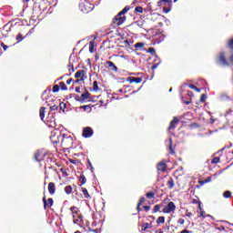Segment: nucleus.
<instances>
[{"mask_svg":"<svg viewBox=\"0 0 233 233\" xmlns=\"http://www.w3.org/2000/svg\"><path fill=\"white\" fill-rule=\"evenodd\" d=\"M130 10V5H126L122 11H120L114 18L111 24V26L113 28H116V26H121L125 21H127V16L125 14Z\"/></svg>","mask_w":233,"mask_h":233,"instance_id":"f257e3e1","label":"nucleus"},{"mask_svg":"<svg viewBox=\"0 0 233 233\" xmlns=\"http://www.w3.org/2000/svg\"><path fill=\"white\" fill-rule=\"evenodd\" d=\"M61 147L64 150H70L74 147V137L68 134H62Z\"/></svg>","mask_w":233,"mask_h":233,"instance_id":"f03ea898","label":"nucleus"},{"mask_svg":"<svg viewBox=\"0 0 233 233\" xmlns=\"http://www.w3.org/2000/svg\"><path fill=\"white\" fill-rule=\"evenodd\" d=\"M78 7L79 10L83 12V14H88L89 12H92V10H94V5L86 0H81Z\"/></svg>","mask_w":233,"mask_h":233,"instance_id":"7ed1b4c3","label":"nucleus"},{"mask_svg":"<svg viewBox=\"0 0 233 233\" xmlns=\"http://www.w3.org/2000/svg\"><path fill=\"white\" fill-rule=\"evenodd\" d=\"M163 214H171V212H176V204L170 201L162 209Z\"/></svg>","mask_w":233,"mask_h":233,"instance_id":"20e7f679","label":"nucleus"},{"mask_svg":"<svg viewBox=\"0 0 233 233\" xmlns=\"http://www.w3.org/2000/svg\"><path fill=\"white\" fill-rule=\"evenodd\" d=\"M61 136H63L61 133H51L50 141L53 143V145H59V141H61Z\"/></svg>","mask_w":233,"mask_h":233,"instance_id":"39448f33","label":"nucleus"},{"mask_svg":"<svg viewBox=\"0 0 233 233\" xmlns=\"http://www.w3.org/2000/svg\"><path fill=\"white\" fill-rule=\"evenodd\" d=\"M86 99H89V101H92V96H90V92H88V90H86V92L83 93L80 97L76 98V100L78 101L79 103H85Z\"/></svg>","mask_w":233,"mask_h":233,"instance_id":"423d86ee","label":"nucleus"},{"mask_svg":"<svg viewBox=\"0 0 233 233\" xmlns=\"http://www.w3.org/2000/svg\"><path fill=\"white\" fill-rule=\"evenodd\" d=\"M71 214H72V218L73 219H76V218H81V216H83L81 214V210H79V208L73 206L69 208Z\"/></svg>","mask_w":233,"mask_h":233,"instance_id":"0eeeda50","label":"nucleus"},{"mask_svg":"<svg viewBox=\"0 0 233 233\" xmlns=\"http://www.w3.org/2000/svg\"><path fill=\"white\" fill-rule=\"evenodd\" d=\"M218 61L222 65V66H228V61H227V56H225V52H221L218 56Z\"/></svg>","mask_w":233,"mask_h":233,"instance_id":"6e6552de","label":"nucleus"},{"mask_svg":"<svg viewBox=\"0 0 233 233\" xmlns=\"http://www.w3.org/2000/svg\"><path fill=\"white\" fill-rule=\"evenodd\" d=\"M44 203V209L46 210V208H52L54 207V198H50L46 201V197H44L42 199Z\"/></svg>","mask_w":233,"mask_h":233,"instance_id":"1a4fd4ad","label":"nucleus"},{"mask_svg":"<svg viewBox=\"0 0 233 233\" xmlns=\"http://www.w3.org/2000/svg\"><path fill=\"white\" fill-rule=\"evenodd\" d=\"M82 136L86 138L92 137L94 136V129L90 127H85L82 131Z\"/></svg>","mask_w":233,"mask_h":233,"instance_id":"9d476101","label":"nucleus"},{"mask_svg":"<svg viewBox=\"0 0 233 233\" xmlns=\"http://www.w3.org/2000/svg\"><path fill=\"white\" fill-rule=\"evenodd\" d=\"M45 153L43 151H36L35 153L34 158L35 159V161H37L38 163H41V161L45 160Z\"/></svg>","mask_w":233,"mask_h":233,"instance_id":"9b49d317","label":"nucleus"},{"mask_svg":"<svg viewBox=\"0 0 233 233\" xmlns=\"http://www.w3.org/2000/svg\"><path fill=\"white\" fill-rule=\"evenodd\" d=\"M73 223H74V225H78V227H80V228H83V227L85 225V222L83 221V215L73 218Z\"/></svg>","mask_w":233,"mask_h":233,"instance_id":"f8f14e48","label":"nucleus"},{"mask_svg":"<svg viewBox=\"0 0 233 233\" xmlns=\"http://www.w3.org/2000/svg\"><path fill=\"white\" fill-rule=\"evenodd\" d=\"M126 81H127V83H137V85H139V83L143 81V77L128 76Z\"/></svg>","mask_w":233,"mask_h":233,"instance_id":"ddd939ff","label":"nucleus"},{"mask_svg":"<svg viewBox=\"0 0 233 233\" xmlns=\"http://www.w3.org/2000/svg\"><path fill=\"white\" fill-rule=\"evenodd\" d=\"M166 185L169 190H172L174 187H176V182L174 181V178L172 177H169L167 180Z\"/></svg>","mask_w":233,"mask_h":233,"instance_id":"4468645a","label":"nucleus"},{"mask_svg":"<svg viewBox=\"0 0 233 233\" xmlns=\"http://www.w3.org/2000/svg\"><path fill=\"white\" fill-rule=\"evenodd\" d=\"M157 170L160 172H167V162L166 161H161L157 165Z\"/></svg>","mask_w":233,"mask_h":233,"instance_id":"2eb2a0df","label":"nucleus"},{"mask_svg":"<svg viewBox=\"0 0 233 233\" xmlns=\"http://www.w3.org/2000/svg\"><path fill=\"white\" fill-rule=\"evenodd\" d=\"M177 123H179V119L177 117L174 116L173 120L170 122V125L167 128V130H174L176 127H177Z\"/></svg>","mask_w":233,"mask_h":233,"instance_id":"dca6fc26","label":"nucleus"},{"mask_svg":"<svg viewBox=\"0 0 233 233\" xmlns=\"http://www.w3.org/2000/svg\"><path fill=\"white\" fill-rule=\"evenodd\" d=\"M48 192L51 196H54L56 194V183L50 182L48 184Z\"/></svg>","mask_w":233,"mask_h":233,"instance_id":"f3484780","label":"nucleus"},{"mask_svg":"<svg viewBox=\"0 0 233 233\" xmlns=\"http://www.w3.org/2000/svg\"><path fill=\"white\" fill-rule=\"evenodd\" d=\"M147 198H145V197H140L137 205V212H141L142 208H141V205H143L144 203H146Z\"/></svg>","mask_w":233,"mask_h":233,"instance_id":"a211bd4d","label":"nucleus"},{"mask_svg":"<svg viewBox=\"0 0 233 233\" xmlns=\"http://www.w3.org/2000/svg\"><path fill=\"white\" fill-rule=\"evenodd\" d=\"M83 77H85V70L80 69L75 74V79H80V81H83Z\"/></svg>","mask_w":233,"mask_h":233,"instance_id":"6ab92c4d","label":"nucleus"},{"mask_svg":"<svg viewBox=\"0 0 233 233\" xmlns=\"http://www.w3.org/2000/svg\"><path fill=\"white\" fill-rule=\"evenodd\" d=\"M228 46V48H230L231 50V56L229 57V61L233 65V37L229 39Z\"/></svg>","mask_w":233,"mask_h":233,"instance_id":"aec40b11","label":"nucleus"},{"mask_svg":"<svg viewBox=\"0 0 233 233\" xmlns=\"http://www.w3.org/2000/svg\"><path fill=\"white\" fill-rule=\"evenodd\" d=\"M106 65L108 66L107 68H110L112 72H117V67L114 62L106 61Z\"/></svg>","mask_w":233,"mask_h":233,"instance_id":"412c9836","label":"nucleus"},{"mask_svg":"<svg viewBox=\"0 0 233 233\" xmlns=\"http://www.w3.org/2000/svg\"><path fill=\"white\" fill-rule=\"evenodd\" d=\"M81 192L84 195V198L86 199H92V197L90 196V194L88 193V189H86V187H81Z\"/></svg>","mask_w":233,"mask_h":233,"instance_id":"4be33fe9","label":"nucleus"},{"mask_svg":"<svg viewBox=\"0 0 233 233\" xmlns=\"http://www.w3.org/2000/svg\"><path fill=\"white\" fill-rule=\"evenodd\" d=\"M46 110V107H45V106L40 107L39 116H40L41 121L45 120Z\"/></svg>","mask_w":233,"mask_h":233,"instance_id":"5701e85b","label":"nucleus"},{"mask_svg":"<svg viewBox=\"0 0 233 233\" xmlns=\"http://www.w3.org/2000/svg\"><path fill=\"white\" fill-rule=\"evenodd\" d=\"M173 145H174V143L172 142V138H169L168 149H169V154H171V155L176 154V151H174Z\"/></svg>","mask_w":233,"mask_h":233,"instance_id":"b1692460","label":"nucleus"},{"mask_svg":"<svg viewBox=\"0 0 233 233\" xmlns=\"http://www.w3.org/2000/svg\"><path fill=\"white\" fill-rule=\"evenodd\" d=\"M64 190H65L66 194H67V196H70V194H72V192H74V187H72V186L69 185V186H66Z\"/></svg>","mask_w":233,"mask_h":233,"instance_id":"393cba45","label":"nucleus"},{"mask_svg":"<svg viewBox=\"0 0 233 233\" xmlns=\"http://www.w3.org/2000/svg\"><path fill=\"white\" fill-rule=\"evenodd\" d=\"M163 3H166L167 5H168V6L172 5V0H159L157 2V6H161Z\"/></svg>","mask_w":233,"mask_h":233,"instance_id":"a878e982","label":"nucleus"},{"mask_svg":"<svg viewBox=\"0 0 233 233\" xmlns=\"http://www.w3.org/2000/svg\"><path fill=\"white\" fill-rule=\"evenodd\" d=\"M148 228H152V223H145L142 226V232H147Z\"/></svg>","mask_w":233,"mask_h":233,"instance_id":"bb28decb","label":"nucleus"},{"mask_svg":"<svg viewBox=\"0 0 233 233\" xmlns=\"http://www.w3.org/2000/svg\"><path fill=\"white\" fill-rule=\"evenodd\" d=\"M157 225H165V217H158L157 219Z\"/></svg>","mask_w":233,"mask_h":233,"instance_id":"cd10ccee","label":"nucleus"},{"mask_svg":"<svg viewBox=\"0 0 233 233\" xmlns=\"http://www.w3.org/2000/svg\"><path fill=\"white\" fill-rule=\"evenodd\" d=\"M159 210H161V204H157L153 208L152 214H156L159 212Z\"/></svg>","mask_w":233,"mask_h":233,"instance_id":"c85d7f7f","label":"nucleus"},{"mask_svg":"<svg viewBox=\"0 0 233 233\" xmlns=\"http://www.w3.org/2000/svg\"><path fill=\"white\" fill-rule=\"evenodd\" d=\"M80 110H85V112H86V110H89L90 112L92 110V105L81 106Z\"/></svg>","mask_w":233,"mask_h":233,"instance_id":"c756f323","label":"nucleus"},{"mask_svg":"<svg viewBox=\"0 0 233 233\" xmlns=\"http://www.w3.org/2000/svg\"><path fill=\"white\" fill-rule=\"evenodd\" d=\"M155 196H156V193H154V191L146 193V198H147V199H154Z\"/></svg>","mask_w":233,"mask_h":233,"instance_id":"7c9ffc66","label":"nucleus"},{"mask_svg":"<svg viewBox=\"0 0 233 233\" xmlns=\"http://www.w3.org/2000/svg\"><path fill=\"white\" fill-rule=\"evenodd\" d=\"M58 86L59 88H61V90H68V87L66 86V84H65V82H59Z\"/></svg>","mask_w":233,"mask_h":233,"instance_id":"2f4dec72","label":"nucleus"},{"mask_svg":"<svg viewBox=\"0 0 233 233\" xmlns=\"http://www.w3.org/2000/svg\"><path fill=\"white\" fill-rule=\"evenodd\" d=\"M223 198H225L226 199H228L229 198H232V192L230 191H225L223 193Z\"/></svg>","mask_w":233,"mask_h":233,"instance_id":"473e14b6","label":"nucleus"},{"mask_svg":"<svg viewBox=\"0 0 233 233\" xmlns=\"http://www.w3.org/2000/svg\"><path fill=\"white\" fill-rule=\"evenodd\" d=\"M144 46H145V44L141 42L135 44V48H137V50H141V48H143Z\"/></svg>","mask_w":233,"mask_h":233,"instance_id":"72a5a7b5","label":"nucleus"},{"mask_svg":"<svg viewBox=\"0 0 233 233\" xmlns=\"http://www.w3.org/2000/svg\"><path fill=\"white\" fill-rule=\"evenodd\" d=\"M65 108H66V104H65L64 102H60L58 105V110H62L63 112H65Z\"/></svg>","mask_w":233,"mask_h":233,"instance_id":"f704fd0d","label":"nucleus"},{"mask_svg":"<svg viewBox=\"0 0 233 233\" xmlns=\"http://www.w3.org/2000/svg\"><path fill=\"white\" fill-rule=\"evenodd\" d=\"M80 180H81L80 187H83V185L86 183V177H85V175H80Z\"/></svg>","mask_w":233,"mask_h":233,"instance_id":"c9c22d12","label":"nucleus"},{"mask_svg":"<svg viewBox=\"0 0 233 233\" xmlns=\"http://www.w3.org/2000/svg\"><path fill=\"white\" fill-rule=\"evenodd\" d=\"M93 90H94V92H97V90H99V86L97 85V81L96 80H95L93 82Z\"/></svg>","mask_w":233,"mask_h":233,"instance_id":"e433bc0d","label":"nucleus"},{"mask_svg":"<svg viewBox=\"0 0 233 233\" xmlns=\"http://www.w3.org/2000/svg\"><path fill=\"white\" fill-rule=\"evenodd\" d=\"M135 14H143V7L142 6H137L135 8Z\"/></svg>","mask_w":233,"mask_h":233,"instance_id":"4c0bfd02","label":"nucleus"},{"mask_svg":"<svg viewBox=\"0 0 233 233\" xmlns=\"http://www.w3.org/2000/svg\"><path fill=\"white\" fill-rule=\"evenodd\" d=\"M188 86L191 88V90H196V92H201L198 86H196L194 84H189Z\"/></svg>","mask_w":233,"mask_h":233,"instance_id":"58836bf2","label":"nucleus"},{"mask_svg":"<svg viewBox=\"0 0 233 233\" xmlns=\"http://www.w3.org/2000/svg\"><path fill=\"white\" fill-rule=\"evenodd\" d=\"M23 39H25V37L23 36V35L21 33H19L17 35H16V41L17 43H21V41H23Z\"/></svg>","mask_w":233,"mask_h":233,"instance_id":"ea45409f","label":"nucleus"},{"mask_svg":"<svg viewBox=\"0 0 233 233\" xmlns=\"http://www.w3.org/2000/svg\"><path fill=\"white\" fill-rule=\"evenodd\" d=\"M49 109H50L52 112H55L56 110H59V106L55 104L54 106H49Z\"/></svg>","mask_w":233,"mask_h":233,"instance_id":"a19ab883","label":"nucleus"},{"mask_svg":"<svg viewBox=\"0 0 233 233\" xmlns=\"http://www.w3.org/2000/svg\"><path fill=\"white\" fill-rule=\"evenodd\" d=\"M220 161V158L218 157H215L212 160H211V163L213 165H218V163H219Z\"/></svg>","mask_w":233,"mask_h":233,"instance_id":"79ce46f5","label":"nucleus"},{"mask_svg":"<svg viewBox=\"0 0 233 233\" xmlns=\"http://www.w3.org/2000/svg\"><path fill=\"white\" fill-rule=\"evenodd\" d=\"M145 12H154V9H152V5L147 4V6L146 9H144Z\"/></svg>","mask_w":233,"mask_h":233,"instance_id":"37998d69","label":"nucleus"},{"mask_svg":"<svg viewBox=\"0 0 233 233\" xmlns=\"http://www.w3.org/2000/svg\"><path fill=\"white\" fill-rule=\"evenodd\" d=\"M94 42L89 43V52L90 54H94Z\"/></svg>","mask_w":233,"mask_h":233,"instance_id":"c03bdc74","label":"nucleus"},{"mask_svg":"<svg viewBox=\"0 0 233 233\" xmlns=\"http://www.w3.org/2000/svg\"><path fill=\"white\" fill-rule=\"evenodd\" d=\"M207 101V94H202L200 96V103H205Z\"/></svg>","mask_w":233,"mask_h":233,"instance_id":"a18cd8bd","label":"nucleus"},{"mask_svg":"<svg viewBox=\"0 0 233 233\" xmlns=\"http://www.w3.org/2000/svg\"><path fill=\"white\" fill-rule=\"evenodd\" d=\"M59 85H55L54 86H53V92H54V94H56V93H57V92H59Z\"/></svg>","mask_w":233,"mask_h":233,"instance_id":"49530a36","label":"nucleus"},{"mask_svg":"<svg viewBox=\"0 0 233 233\" xmlns=\"http://www.w3.org/2000/svg\"><path fill=\"white\" fill-rule=\"evenodd\" d=\"M198 218H207V213L205 211H203V209L200 210V214H199Z\"/></svg>","mask_w":233,"mask_h":233,"instance_id":"de8ad7c7","label":"nucleus"},{"mask_svg":"<svg viewBox=\"0 0 233 233\" xmlns=\"http://www.w3.org/2000/svg\"><path fill=\"white\" fill-rule=\"evenodd\" d=\"M148 52L149 54H151L152 56H154V54H156V49L154 47H149L148 48Z\"/></svg>","mask_w":233,"mask_h":233,"instance_id":"09e8293b","label":"nucleus"},{"mask_svg":"<svg viewBox=\"0 0 233 233\" xmlns=\"http://www.w3.org/2000/svg\"><path fill=\"white\" fill-rule=\"evenodd\" d=\"M170 10H172V7H164L163 8L164 14H168V12H170Z\"/></svg>","mask_w":233,"mask_h":233,"instance_id":"8fccbe9b","label":"nucleus"},{"mask_svg":"<svg viewBox=\"0 0 233 233\" xmlns=\"http://www.w3.org/2000/svg\"><path fill=\"white\" fill-rule=\"evenodd\" d=\"M0 45H1L2 48H4L5 52H6V50H8V46L5 45V43L2 42Z\"/></svg>","mask_w":233,"mask_h":233,"instance_id":"3c124183","label":"nucleus"},{"mask_svg":"<svg viewBox=\"0 0 233 233\" xmlns=\"http://www.w3.org/2000/svg\"><path fill=\"white\" fill-rule=\"evenodd\" d=\"M177 223H178V225H185V219L184 218H178Z\"/></svg>","mask_w":233,"mask_h":233,"instance_id":"603ef678","label":"nucleus"},{"mask_svg":"<svg viewBox=\"0 0 233 233\" xmlns=\"http://www.w3.org/2000/svg\"><path fill=\"white\" fill-rule=\"evenodd\" d=\"M186 216H187V218H192V212H190V211H188V209H187Z\"/></svg>","mask_w":233,"mask_h":233,"instance_id":"864d4df0","label":"nucleus"},{"mask_svg":"<svg viewBox=\"0 0 233 233\" xmlns=\"http://www.w3.org/2000/svg\"><path fill=\"white\" fill-rule=\"evenodd\" d=\"M87 164L89 165V167L91 168V170H94V166H92V162L88 158H87Z\"/></svg>","mask_w":233,"mask_h":233,"instance_id":"5fc2aeb1","label":"nucleus"},{"mask_svg":"<svg viewBox=\"0 0 233 233\" xmlns=\"http://www.w3.org/2000/svg\"><path fill=\"white\" fill-rule=\"evenodd\" d=\"M204 181L205 183H210V181H212V177H208Z\"/></svg>","mask_w":233,"mask_h":233,"instance_id":"6e6d98bb","label":"nucleus"},{"mask_svg":"<svg viewBox=\"0 0 233 233\" xmlns=\"http://www.w3.org/2000/svg\"><path fill=\"white\" fill-rule=\"evenodd\" d=\"M75 92H76V94H81V87L76 86V87L75 88Z\"/></svg>","mask_w":233,"mask_h":233,"instance_id":"4d7b16f0","label":"nucleus"},{"mask_svg":"<svg viewBox=\"0 0 233 233\" xmlns=\"http://www.w3.org/2000/svg\"><path fill=\"white\" fill-rule=\"evenodd\" d=\"M68 66H69V72H74V65L69 63Z\"/></svg>","mask_w":233,"mask_h":233,"instance_id":"13d9d810","label":"nucleus"},{"mask_svg":"<svg viewBox=\"0 0 233 233\" xmlns=\"http://www.w3.org/2000/svg\"><path fill=\"white\" fill-rule=\"evenodd\" d=\"M143 208L146 212H148V210H150V206H143Z\"/></svg>","mask_w":233,"mask_h":233,"instance_id":"bf43d9fd","label":"nucleus"},{"mask_svg":"<svg viewBox=\"0 0 233 233\" xmlns=\"http://www.w3.org/2000/svg\"><path fill=\"white\" fill-rule=\"evenodd\" d=\"M71 83H74V78H69L66 80V85H70Z\"/></svg>","mask_w":233,"mask_h":233,"instance_id":"052dcab7","label":"nucleus"},{"mask_svg":"<svg viewBox=\"0 0 233 233\" xmlns=\"http://www.w3.org/2000/svg\"><path fill=\"white\" fill-rule=\"evenodd\" d=\"M198 183H199L200 187H203V185H206V184H207V183L205 182V180H201V179L198 180Z\"/></svg>","mask_w":233,"mask_h":233,"instance_id":"680f3d73","label":"nucleus"},{"mask_svg":"<svg viewBox=\"0 0 233 233\" xmlns=\"http://www.w3.org/2000/svg\"><path fill=\"white\" fill-rule=\"evenodd\" d=\"M159 64H154L152 66H151V70H156V68H157Z\"/></svg>","mask_w":233,"mask_h":233,"instance_id":"e2e57ef3","label":"nucleus"},{"mask_svg":"<svg viewBox=\"0 0 233 233\" xmlns=\"http://www.w3.org/2000/svg\"><path fill=\"white\" fill-rule=\"evenodd\" d=\"M187 96L189 97H192V96H194V93L192 91H187Z\"/></svg>","mask_w":233,"mask_h":233,"instance_id":"0e129e2a","label":"nucleus"},{"mask_svg":"<svg viewBox=\"0 0 233 233\" xmlns=\"http://www.w3.org/2000/svg\"><path fill=\"white\" fill-rule=\"evenodd\" d=\"M180 233H192V231H189V230H187V229H184V230H182Z\"/></svg>","mask_w":233,"mask_h":233,"instance_id":"69168bd1","label":"nucleus"},{"mask_svg":"<svg viewBox=\"0 0 233 233\" xmlns=\"http://www.w3.org/2000/svg\"><path fill=\"white\" fill-rule=\"evenodd\" d=\"M210 123H211V125H214V123H216V120L214 119V117L210 118Z\"/></svg>","mask_w":233,"mask_h":233,"instance_id":"338daca9","label":"nucleus"},{"mask_svg":"<svg viewBox=\"0 0 233 233\" xmlns=\"http://www.w3.org/2000/svg\"><path fill=\"white\" fill-rule=\"evenodd\" d=\"M198 209L201 211L203 210V208L201 207V202H198Z\"/></svg>","mask_w":233,"mask_h":233,"instance_id":"774afa93","label":"nucleus"}]
</instances>
